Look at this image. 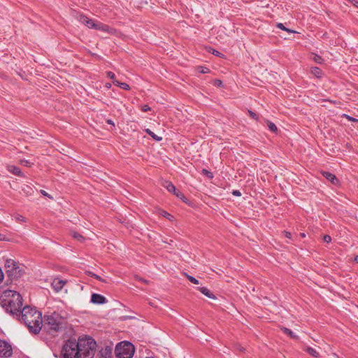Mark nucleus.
Returning a JSON list of instances; mask_svg holds the SVG:
<instances>
[{
    "instance_id": "nucleus-1",
    "label": "nucleus",
    "mask_w": 358,
    "mask_h": 358,
    "mask_svg": "<svg viewBox=\"0 0 358 358\" xmlns=\"http://www.w3.org/2000/svg\"><path fill=\"white\" fill-rule=\"evenodd\" d=\"M96 347L92 337L80 338L78 341L69 339L62 347V358H94Z\"/></svg>"
},
{
    "instance_id": "nucleus-2",
    "label": "nucleus",
    "mask_w": 358,
    "mask_h": 358,
    "mask_svg": "<svg viewBox=\"0 0 358 358\" xmlns=\"http://www.w3.org/2000/svg\"><path fill=\"white\" fill-rule=\"evenodd\" d=\"M19 317L20 320L25 324L31 333L38 334L40 332L43 327L41 312L35 308L26 306L21 310Z\"/></svg>"
},
{
    "instance_id": "nucleus-3",
    "label": "nucleus",
    "mask_w": 358,
    "mask_h": 358,
    "mask_svg": "<svg viewBox=\"0 0 358 358\" xmlns=\"http://www.w3.org/2000/svg\"><path fill=\"white\" fill-rule=\"evenodd\" d=\"M1 305L6 313L19 316L22 310V297L18 292H12L11 298L1 300Z\"/></svg>"
},
{
    "instance_id": "nucleus-4",
    "label": "nucleus",
    "mask_w": 358,
    "mask_h": 358,
    "mask_svg": "<svg viewBox=\"0 0 358 358\" xmlns=\"http://www.w3.org/2000/svg\"><path fill=\"white\" fill-rule=\"evenodd\" d=\"M62 322L63 317L56 311L45 315L43 317V326L49 334L57 332L62 329Z\"/></svg>"
},
{
    "instance_id": "nucleus-5",
    "label": "nucleus",
    "mask_w": 358,
    "mask_h": 358,
    "mask_svg": "<svg viewBox=\"0 0 358 358\" xmlns=\"http://www.w3.org/2000/svg\"><path fill=\"white\" fill-rule=\"evenodd\" d=\"M134 352V345L127 341L119 343L115 348V354L117 358H132Z\"/></svg>"
},
{
    "instance_id": "nucleus-6",
    "label": "nucleus",
    "mask_w": 358,
    "mask_h": 358,
    "mask_svg": "<svg viewBox=\"0 0 358 358\" xmlns=\"http://www.w3.org/2000/svg\"><path fill=\"white\" fill-rule=\"evenodd\" d=\"M12 355L11 345L4 340H0V357L9 358Z\"/></svg>"
},
{
    "instance_id": "nucleus-7",
    "label": "nucleus",
    "mask_w": 358,
    "mask_h": 358,
    "mask_svg": "<svg viewBox=\"0 0 358 358\" xmlns=\"http://www.w3.org/2000/svg\"><path fill=\"white\" fill-rule=\"evenodd\" d=\"M78 20L81 23L87 26L90 29H96L97 20H94L89 18L84 14H79L77 17Z\"/></svg>"
},
{
    "instance_id": "nucleus-8",
    "label": "nucleus",
    "mask_w": 358,
    "mask_h": 358,
    "mask_svg": "<svg viewBox=\"0 0 358 358\" xmlns=\"http://www.w3.org/2000/svg\"><path fill=\"white\" fill-rule=\"evenodd\" d=\"M24 271L22 268H20L17 263L16 264V266H15L13 268L6 270V273L8 274L10 280L18 278L22 275Z\"/></svg>"
},
{
    "instance_id": "nucleus-9",
    "label": "nucleus",
    "mask_w": 358,
    "mask_h": 358,
    "mask_svg": "<svg viewBox=\"0 0 358 358\" xmlns=\"http://www.w3.org/2000/svg\"><path fill=\"white\" fill-rule=\"evenodd\" d=\"M107 299L101 294L93 293L91 295L90 302L92 303L101 305L107 303Z\"/></svg>"
},
{
    "instance_id": "nucleus-10",
    "label": "nucleus",
    "mask_w": 358,
    "mask_h": 358,
    "mask_svg": "<svg viewBox=\"0 0 358 358\" xmlns=\"http://www.w3.org/2000/svg\"><path fill=\"white\" fill-rule=\"evenodd\" d=\"M65 283V281L58 278H55L53 280L52 282V287L56 292H59V291L62 290Z\"/></svg>"
},
{
    "instance_id": "nucleus-11",
    "label": "nucleus",
    "mask_w": 358,
    "mask_h": 358,
    "mask_svg": "<svg viewBox=\"0 0 358 358\" xmlns=\"http://www.w3.org/2000/svg\"><path fill=\"white\" fill-rule=\"evenodd\" d=\"M95 30H99L105 33L110 34L113 31V29L108 25L101 22H97Z\"/></svg>"
},
{
    "instance_id": "nucleus-12",
    "label": "nucleus",
    "mask_w": 358,
    "mask_h": 358,
    "mask_svg": "<svg viewBox=\"0 0 358 358\" xmlns=\"http://www.w3.org/2000/svg\"><path fill=\"white\" fill-rule=\"evenodd\" d=\"M112 355V350L110 347H106L105 348H102L96 357L99 358H110Z\"/></svg>"
},
{
    "instance_id": "nucleus-13",
    "label": "nucleus",
    "mask_w": 358,
    "mask_h": 358,
    "mask_svg": "<svg viewBox=\"0 0 358 358\" xmlns=\"http://www.w3.org/2000/svg\"><path fill=\"white\" fill-rule=\"evenodd\" d=\"M322 175L327 180H329L332 184L336 185L339 184V180L334 174L329 172H323Z\"/></svg>"
},
{
    "instance_id": "nucleus-14",
    "label": "nucleus",
    "mask_w": 358,
    "mask_h": 358,
    "mask_svg": "<svg viewBox=\"0 0 358 358\" xmlns=\"http://www.w3.org/2000/svg\"><path fill=\"white\" fill-rule=\"evenodd\" d=\"M198 290L208 298L213 300H216V296H215V294L212 292H210L207 287H198Z\"/></svg>"
},
{
    "instance_id": "nucleus-15",
    "label": "nucleus",
    "mask_w": 358,
    "mask_h": 358,
    "mask_svg": "<svg viewBox=\"0 0 358 358\" xmlns=\"http://www.w3.org/2000/svg\"><path fill=\"white\" fill-rule=\"evenodd\" d=\"M310 73L312 76L317 78H322L324 75V73L322 71V69L316 66H313L310 68Z\"/></svg>"
},
{
    "instance_id": "nucleus-16",
    "label": "nucleus",
    "mask_w": 358,
    "mask_h": 358,
    "mask_svg": "<svg viewBox=\"0 0 358 358\" xmlns=\"http://www.w3.org/2000/svg\"><path fill=\"white\" fill-rule=\"evenodd\" d=\"M8 171L15 175V176H20V177H23L24 176V174L21 171V169L17 167V166H9L8 167Z\"/></svg>"
},
{
    "instance_id": "nucleus-17",
    "label": "nucleus",
    "mask_w": 358,
    "mask_h": 358,
    "mask_svg": "<svg viewBox=\"0 0 358 358\" xmlns=\"http://www.w3.org/2000/svg\"><path fill=\"white\" fill-rule=\"evenodd\" d=\"M163 185L169 192H173L176 196H179V194L176 192V187L171 182L165 181Z\"/></svg>"
},
{
    "instance_id": "nucleus-18",
    "label": "nucleus",
    "mask_w": 358,
    "mask_h": 358,
    "mask_svg": "<svg viewBox=\"0 0 358 358\" xmlns=\"http://www.w3.org/2000/svg\"><path fill=\"white\" fill-rule=\"evenodd\" d=\"M17 263V262H16L13 259H7L5 261V267L6 268L7 270H9L10 268H13L15 266H16V264Z\"/></svg>"
},
{
    "instance_id": "nucleus-19",
    "label": "nucleus",
    "mask_w": 358,
    "mask_h": 358,
    "mask_svg": "<svg viewBox=\"0 0 358 358\" xmlns=\"http://www.w3.org/2000/svg\"><path fill=\"white\" fill-rule=\"evenodd\" d=\"M113 84L116 86L120 87V88H122L123 90H130L129 85L126 83H121L118 80H114Z\"/></svg>"
},
{
    "instance_id": "nucleus-20",
    "label": "nucleus",
    "mask_w": 358,
    "mask_h": 358,
    "mask_svg": "<svg viewBox=\"0 0 358 358\" xmlns=\"http://www.w3.org/2000/svg\"><path fill=\"white\" fill-rule=\"evenodd\" d=\"M145 131L150 136L152 139H154L155 141H161L162 140V138L160 137V136H158L157 135H156L153 131H152L150 129H145Z\"/></svg>"
},
{
    "instance_id": "nucleus-21",
    "label": "nucleus",
    "mask_w": 358,
    "mask_h": 358,
    "mask_svg": "<svg viewBox=\"0 0 358 358\" xmlns=\"http://www.w3.org/2000/svg\"><path fill=\"white\" fill-rule=\"evenodd\" d=\"M266 124H267V127H268V129L271 131H273L274 133L278 132V127L273 122L268 120V121H266Z\"/></svg>"
},
{
    "instance_id": "nucleus-22",
    "label": "nucleus",
    "mask_w": 358,
    "mask_h": 358,
    "mask_svg": "<svg viewBox=\"0 0 358 358\" xmlns=\"http://www.w3.org/2000/svg\"><path fill=\"white\" fill-rule=\"evenodd\" d=\"M306 351L313 357H317L319 356L318 352L314 348L307 347Z\"/></svg>"
},
{
    "instance_id": "nucleus-23",
    "label": "nucleus",
    "mask_w": 358,
    "mask_h": 358,
    "mask_svg": "<svg viewBox=\"0 0 358 358\" xmlns=\"http://www.w3.org/2000/svg\"><path fill=\"white\" fill-rule=\"evenodd\" d=\"M311 59L313 62H315L317 64H322L324 62L323 59L316 54H313L311 56Z\"/></svg>"
},
{
    "instance_id": "nucleus-24",
    "label": "nucleus",
    "mask_w": 358,
    "mask_h": 358,
    "mask_svg": "<svg viewBox=\"0 0 358 358\" xmlns=\"http://www.w3.org/2000/svg\"><path fill=\"white\" fill-rule=\"evenodd\" d=\"M206 50L208 52H210V53H211L213 55H217V56L220 57H222V55L220 52L217 51L216 50H215V49H213V48H212L210 47H206Z\"/></svg>"
},
{
    "instance_id": "nucleus-25",
    "label": "nucleus",
    "mask_w": 358,
    "mask_h": 358,
    "mask_svg": "<svg viewBox=\"0 0 358 358\" xmlns=\"http://www.w3.org/2000/svg\"><path fill=\"white\" fill-rule=\"evenodd\" d=\"M283 332L292 338H297V336L295 335L290 329L287 328L282 329Z\"/></svg>"
},
{
    "instance_id": "nucleus-26",
    "label": "nucleus",
    "mask_w": 358,
    "mask_h": 358,
    "mask_svg": "<svg viewBox=\"0 0 358 358\" xmlns=\"http://www.w3.org/2000/svg\"><path fill=\"white\" fill-rule=\"evenodd\" d=\"M197 71L200 73L206 74L210 73V69L208 67L200 66L197 67Z\"/></svg>"
},
{
    "instance_id": "nucleus-27",
    "label": "nucleus",
    "mask_w": 358,
    "mask_h": 358,
    "mask_svg": "<svg viewBox=\"0 0 358 358\" xmlns=\"http://www.w3.org/2000/svg\"><path fill=\"white\" fill-rule=\"evenodd\" d=\"M277 27H278V28H279L282 30L286 31L289 33H295L296 32L295 31H293V30L286 28L282 23L278 24Z\"/></svg>"
},
{
    "instance_id": "nucleus-28",
    "label": "nucleus",
    "mask_w": 358,
    "mask_h": 358,
    "mask_svg": "<svg viewBox=\"0 0 358 358\" xmlns=\"http://www.w3.org/2000/svg\"><path fill=\"white\" fill-rule=\"evenodd\" d=\"M184 275L193 284H195V285H198L199 284V281L195 278H194L192 276H190V275H187V273H184Z\"/></svg>"
},
{
    "instance_id": "nucleus-29",
    "label": "nucleus",
    "mask_w": 358,
    "mask_h": 358,
    "mask_svg": "<svg viewBox=\"0 0 358 358\" xmlns=\"http://www.w3.org/2000/svg\"><path fill=\"white\" fill-rule=\"evenodd\" d=\"M15 219L17 222H26V218L24 216L19 214L15 215Z\"/></svg>"
},
{
    "instance_id": "nucleus-30",
    "label": "nucleus",
    "mask_w": 358,
    "mask_h": 358,
    "mask_svg": "<svg viewBox=\"0 0 358 358\" xmlns=\"http://www.w3.org/2000/svg\"><path fill=\"white\" fill-rule=\"evenodd\" d=\"M162 216L169 219V220H172V219L173 218V216L172 215H171L170 213H169L168 212H166L165 210H163L162 212Z\"/></svg>"
},
{
    "instance_id": "nucleus-31",
    "label": "nucleus",
    "mask_w": 358,
    "mask_h": 358,
    "mask_svg": "<svg viewBox=\"0 0 358 358\" xmlns=\"http://www.w3.org/2000/svg\"><path fill=\"white\" fill-rule=\"evenodd\" d=\"M213 85L217 87H222L223 82L221 80L216 79L213 81Z\"/></svg>"
},
{
    "instance_id": "nucleus-32",
    "label": "nucleus",
    "mask_w": 358,
    "mask_h": 358,
    "mask_svg": "<svg viewBox=\"0 0 358 358\" xmlns=\"http://www.w3.org/2000/svg\"><path fill=\"white\" fill-rule=\"evenodd\" d=\"M20 164L23 166L28 167H30L33 164V163L30 162L29 160L27 159H21Z\"/></svg>"
},
{
    "instance_id": "nucleus-33",
    "label": "nucleus",
    "mask_w": 358,
    "mask_h": 358,
    "mask_svg": "<svg viewBox=\"0 0 358 358\" xmlns=\"http://www.w3.org/2000/svg\"><path fill=\"white\" fill-rule=\"evenodd\" d=\"M88 275L99 281H102V278H101V276L94 273L93 272H91V271H89L88 273Z\"/></svg>"
},
{
    "instance_id": "nucleus-34",
    "label": "nucleus",
    "mask_w": 358,
    "mask_h": 358,
    "mask_svg": "<svg viewBox=\"0 0 358 358\" xmlns=\"http://www.w3.org/2000/svg\"><path fill=\"white\" fill-rule=\"evenodd\" d=\"M202 173L203 175L206 176L208 178H213V173H211L210 171H209L206 169H203L202 171Z\"/></svg>"
},
{
    "instance_id": "nucleus-35",
    "label": "nucleus",
    "mask_w": 358,
    "mask_h": 358,
    "mask_svg": "<svg viewBox=\"0 0 358 358\" xmlns=\"http://www.w3.org/2000/svg\"><path fill=\"white\" fill-rule=\"evenodd\" d=\"M73 238H76V239H78L79 241L84 240V237L82 235H80V234L77 233V232H73Z\"/></svg>"
},
{
    "instance_id": "nucleus-36",
    "label": "nucleus",
    "mask_w": 358,
    "mask_h": 358,
    "mask_svg": "<svg viewBox=\"0 0 358 358\" xmlns=\"http://www.w3.org/2000/svg\"><path fill=\"white\" fill-rule=\"evenodd\" d=\"M106 74H107V76L109 78H110L111 80H113V81L116 80H115V74L113 72H112V71H107Z\"/></svg>"
},
{
    "instance_id": "nucleus-37",
    "label": "nucleus",
    "mask_w": 358,
    "mask_h": 358,
    "mask_svg": "<svg viewBox=\"0 0 358 358\" xmlns=\"http://www.w3.org/2000/svg\"><path fill=\"white\" fill-rule=\"evenodd\" d=\"M41 194H43L44 196H46L50 199H53V196L49 194L48 192H46L45 190L41 189Z\"/></svg>"
},
{
    "instance_id": "nucleus-38",
    "label": "nucleus",
    "mask_w": 358,
    "mask_h": 358,
    "mask_svg": "<svg viewBox=\"0 0 358 358\" xmlns=\"http://www.w3.org/2000/svg\"><path fill=\"white\" fill-rule=\"evenodd\" d=\"M141 110L143 112H148L151 110V108L148 105H143L141 106Z\"/></svg>"
},
{
    "instance_id": "nucleus-39",
    "label": "nucleus",
    "mask_w": 358,
    "mask_h": 358,
    "mask_svg": "<svg viewBox=\"0 0 358 358\" xmlns=\"http://www.w3.org/2000/svg\"><path fill=\"white\" fill-rule=\"evenodd\" d=\"M323 240H324V241H325L326 243H330V242L331 241V236H329V235H325V236H324V237H323Z\"/></svg>"
},
{
    "instance_id": "nucleus-40",
    "label": "nucleus",
    "mask_w": 358,
    "mask_h": 358,
    "mask_svg": "<svg viewBox=\"0 0 358 358\" xmlns=\"http://www.w3.org/2000/svg\"><path fill=\"white\" fill-rule=\"evenodd\" d=\"M3 278H4V275L1 270V268L0 267V283L3 281Z\"/></svg>"
},
{
    "instance_id": "nucleus-41",
    "label": "nucleus",
    "mask_w": 358,
    "mask_h": 358,
    "mask_svg": "<svg viewBox=\"0 0 358 358\" xmlns=\"http://www.w3.org/2000/svg\"><path fill=\"white\" fill-rule=\"evenodd\" d=\"M346 118L349 120V121H351V122H358V120L357 119H355L349 115H346Z\"/></svg>"
},
{
    "instance_id": "nucleus-42",
    "label": "nucleus",
    "mask_w": 358,
    "mask_h": 358,
    "mask_svg": "<svg viewBox=\"0 0 358 358\" xmlns=\"http://www.w3.org/2000/svg\"><path fill=\"white\" fill-rule=\"evenodd\" d=\"M249 115L254 119L257 118V115L251 110L249 111Z\"/></svg>"
},
{
    "instance_id": "nucleus-43",
    "label": "nucleus",
    "mask_w": 358,
    "mask_h": 358,
    "mask_svg": "<svg viewBox=\"0 0 358 358\" xmlns=\"http://www.w3.org/2000/svg\"><path fill=\"white\" fill-rule=\"evenodd\" d=\"M233 194H234V196H241V192H240L239 191H238V190H234V191L233 192Z\"/></svg>"
},
{
    "instance_id": "nucleus-44",
    "label": "nucleus",
    "mask_w": 358,
    "mask_h": 358,
    "mask_svg": "<svg viewBox=\"0 0 358 358\" xmlns=\"http://www.w3.org/2000/svg\"><path fill=\"white\" fill-rule=\"evenodd\" d=\"M106 122H107L108 124L112 125V127H115V123H114V122H113L112 120H106Z\"/></svg>"
},
{
    "instance_id": "nucleus-45",
    "label": "nucleus",
    "mask_w": 358,
    "mask_h": 358,
    "mask_svg": "<svg viewBox=\"0 0 358 358\" xmlns=\"http://www.w3.org/2000/svg\"><path fill=\"white\" fill-rule=\"evenodd\" d=\"M352 3L357 8H358V1H352Z\"/></svg>"
},
{
    "instance_id": "nucleus-46",
    "label": "nucleus",
    "mask_w": 358,
    "mask_h": 358,
    "mask_svg": "<svg viewBox=\"0 0 358 358\" xmlns=\"http://www.w3.org/2000/svg\"><path fill=\"white\" fill-rule=\"evenodd\" d=\"M354 262H355L356 263H358V255H357L354 257Z\"/></svg>"
},
{
    "instance_id": "nucleus-47",
    "label": "nucleus",
    "mask_w": 358,
    "mask_h": 358,
    "mask_svg": "<svg viewBox=\"0 0 358 358\" xmlns=\"http://www.w3.org/2000/svg\"><path fill=\"white\" fill-rule=\"evenodd\" d=\"M139 280L141 281V282H143L144 283H147L148 281L145 279H143V278H139Z\"/></svg>"
},
{
    "instance_id": "nucleus-48",
    "label": "nucleus",
    "mask_w": 358,
    "mask_h": 358,
    "mask_svg": "<svg viewBox=\"0 0 358 358\" xmlns=\"http://www.w3.org/2000/svg\"><path fill=\"white\" fill-rule=\"evenodd\" d=\"M106 87L107 88H110V87H111V84H110V83H107V84L106 85Z\"/></svg>"
},
{
    "instance_id": "nucleus-49",
    "label": "nucleus",
    "mask_w": 358,
    "mask_h": 358,
    "mask_svg": "<svg viewBox=\"0 0 358 358\" xmlns=\"http://www.w3.org/2000/svg\"><path fill=\"white\" fill-rule=\"evenodd\" d=\"M289 235H290V233H288V234H287V237H289Z\"/></svg>"
},
{
    "instance_id": "nucleus-50",
    "label": "nucleus",
    "mask_w": 358,
    "mask_h": 358,
    "mask_svg": "<svg viewBox=\"0 0 358 358\" xmlns=\"http://www.w3.org/2000/svg\"><path fill=\"white\" fill-rule=\"evenodd\" d=\"M289 235H290V233H288V234H287V237H289Z\"/></svg>"
},
{
    "instance_id": "nucleus-51",
    "label": "nucleus",
    "mask_w": 358,
    "mask_h": 358,
    "mask_svg": "<svg viewBox=\"0 0 358 358\" xmlns=\"http://www.w3.org/2000/svg\"><path fill=\"white\" fill-rule=\"evenodd\" d=\"M289 235H290V233H288V234H287V237H289Z\"/></svg>"
},
{
    "instance_id": "nucleus-52",
    "label": "nucleus",
    "mask_w": 358,
    "mask_h": 358,
    "mask_svg": "<svg viewBox=\"0 0 358 358\" xmlns=\"http://www.w3.org/2000/svg\"><path fill=\"white\" fill-rule=\"evenodd\" d=\"M147 358H154V357H147Z\"/></svg>"
}]
</instances>
